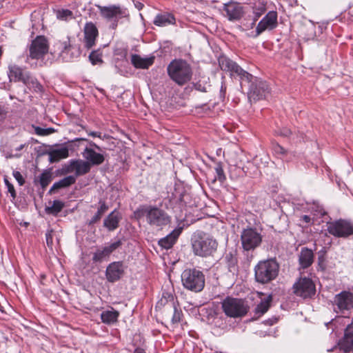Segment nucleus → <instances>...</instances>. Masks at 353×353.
I'll return each mask as SVG.
<instances>
[{
    "label": "nucleus",
    "instance_id": "nucleus-1",
    "mask_svg": "<svg viewBox=\"0 0 353 353\" xmlns=\"http://www.w3.org/2000/svg\"><path fill=\"white\" fill-rule=\"evenodd\" d=\"M219 64L221 70L229 71L232 74H235L239 76L241 81V85L243 82L250 83L248 93V97L250 99H261L265 97L266 94L268 93V85L265 81L254 77L229 58L225 56L220 57L219 58Z\"/></svg>",
    "mask_w": 353,
    "mask_h": 353
},
{
    "label": "nucleus",
    "instance_id": "nucleus-2",
    "mask_svg": "<svg viewBox=\"0 0 353 353\" xmlns=\"http://www.w3.org/2000/svg\"><path fill=\"white\" fill-rule=\"evenodd\" d=\"M193 253L201 257L212 256L218 247L217 241L210 234L202 231L195 232L191 238Z\"/></svg>",
    "mask_w": 353,
    "mask_h": 353
},
{
    "label": "nucleus",
    "instance_id": "nucleus-3",
    "mask_svg": "<svg viewBox=\"0 0 353 353\" xmlns=\"http://www.w3.org/2000/svg\"><path fill=\"white\" fill-rule=\"evenodd\" d=\"M170 78L179 85H183L190 81L192 76V68L182 59H174L167 68Z\"/></svg>",
    "mask_w": 353,
    "mask_h": 353
},
{
    "label": "nucleus",
    "instance_id": "nucleus-4",
    "mask_svg": "<svg viewBox=\"0 0 353 353\" xmlns=\"http://www.w3.org/2000/svg\"><path fill=\"white\" fill-rule=\"evenodd\" d=\"M279 271L278 263L273 259L259 261L254 268V276L258 283H268L276 279Z\"/></svg>",
    "mask_w": 353,
    "mask_h": 353
},
{
    "label": "nucleus",
    "instance_id": "nucleus-5",
    "mask_svg": "<svg viewBox=\"0 0 353 353\" xmlns=\"http://www.w3.org/2000/svg\"><path fill=\"white\" fill-rule=\"evenodd\" d=\"M205 275L196 269H186L181 274L183 286L188 290L200 292L205 286Z\"/></svg>",
    "mask_w": 353,
    "mask_h": 353
},
{
    "label": "nucleus",
    "instance_id": "nucleus-6",
    "mask_svg": "<svg viewBox=\"0 0 353 353\" xmlns=\"http://www.w3.org/2000/svg\"><path fill=\"white\" fill-rule=\"evenodd\" d=\"M139 212L145 216L147 223L152 227L162 229L168 225L170 219L168 214L163 210L155 206H143Z\"/></svg>",
    "mask_w": 353,
    "mask_h": 353
},
{
    "label": "nucleus",
    "instance_id": "nucleus-7",
    "mask_svg": "<svg viewBox=\"0 0 353 353\" xmlns=\"http://www.w3.org/2000/svg\"><path fill=\"white\" fill-rule=\"evenodd\" d=\"M223 311L226 316L232 318L244 316L248 312L250 307L243 299L226 297L221 303Z\"/></svg>",
    "mask_w": 353,
    "mask_h": 353
},
{
    "label": "nucleus",
    "instance_id": "nucleus-8",
    "mask_svg": "<svg viewBox=\"0 0 353 353\" xmlns=\"http://www.w3.org/2000/svg\"><path fill=\"white\" fill-rule=\"evenodd\" d=\"M242 247L245 250H253L262 242V236L256 229H244L241 235Z\"/></svg>",
    "mask_w": 353,
    "mask_h": 353
},
{
    "label": "nucleus",
    "instance_id": "nucleus-9",
    "mask_svg": "<svg viewBox=\"0 0 353 353\" xmlns=\"http://www.w3.org/2000/svg\"><path fill=\"white\" fill-rule=\"evenodd\" d=\"M97 8L99 11L100 15L103 18L108 21H114V23L112 25L113 29H114L117 26V21L127 15L126 9L119 5H110L108 6L97 5Z\"/></svg>",
    "mask_w": 353,
    "mask_h": 353
},
{
    "label": "nucleus",
    "instance_id": "nucleus-10",
    "mask_svg": "<svg viewBox=\"0 0 353 353\" xmlns=\"http://www.w3.org/2000/svg\"><path fill=\"white\" fill-rule=\"evenodd\" d=\"M327 231L334 236L347 238L353 234V223L339 219L330 223L327 225Z\"/></svg>",
    "mask_w": 353,
    "mask_h": 353
},
{
    "label": "nucleus",
    "instance_id": "nucleus-11",
    "mask_svg": "<svg viewBox=\"0 0 353 353\" xmlns=\"http://www.w3.org/2000/svg\"><path fill=\"white\" fill-rule=\"evenodd\" d=\"M293 292L304 299L310 298L316 293V286L311 279L301 277L293 285Z\"/></svg>",
    "mask_w": 353,
    "mask_h": 353
},
{
    "label": "nucleus",
    "instance_id": "nucleus-12",
    "mask_svg": "<svg viewBox=\"0 0 353 353\" xmlns=\"http://www.w3.org/2000/svg\"><path fill=\"white\" fill-rule=\"evenodd\" d=\"M48 52V44L44 37L39 36L32 41L30 46V57L39 59Z\"/></svg>",
    "mask_w": 353,
    "mask_h": 353
},
{
    "label": "nucleus",
    "instance_id": "nucleus-13",
    "mask_svg": "<svg viewBox=\"0 0 353 353\" xmlns=\"http://www.w3.org/2000/svg\"><path fill=\"white\" fill-rule=\"evenodd\" d=\"M90 163L85 161L81 159L72 160L65 167V171L66 173L74 172V176L77 177L88 173L90 170Z\"/></svg>",
    "mask_w": 353,
    "mask_h": 353
},
{
    "label": "nucleus",
    "instance_id": "nucleus-14",
    "mask_svg": "<svg viewBox=\"0 0 353 353\" xmlns=\"http://www.w3.org/2000/svg\"><path fill=\"white\" fill-rule=\"evenodd\" d=\"M121 245V241L118 240L108 245L105 246L101 249H97L94 253L92 261L94 262L101 263L106 260L109 256L117 248Z\"/></svg>",
    "mask_w": 353,
    "mask_h": 353
},
{
    "label": "nucleus",
    "instance_id": "nucleus-15",
    "mask_svg": "<svg viewBox=\"0 0 353 353\" xmlns=\"http://www.w3.org/2000/svg\"><path fill=\"white\" fill-rule=\"evenodd\" d=\"M277 24V14L276 12H269L258 23L256 29V37L266 30L274 29Z\"/></svg>",
    "mask_w": 353,
    "mask_h": 353
},
{
    "label": "nucleus",
    "instance_id": "nucleus-16",
    "mask_svg": "<svg viewBox=\"0 0 353 353\" xmlns=\"http://www.w3.org/2000/svg\"><path fill=\"white\" fill-rule=\"evenodd\" d=\"M124 273V267L122 262H112L108 265L105 270L106 279L109 282L114 283L119 281Z\"/></svg>",
    "mask_w": 353,
    "mask_h": 353
},
{
    "label": "nucleus",
    "instance_id": "nucleus-17",
    "mask_svg": "<svg viewBox=\"0 0 353 353\" xmlns=\"http://www.w3.org/2000/svg\"><path fill=\"white\" fill-rule=\"evenodd\" d=\"M340 350L344 352L353 351V321L345 330L344 336L339 343Z\"/></svg>",
    "mask_w": 353,
    "mask_h": 353
},
{
    "label": "nucleus",
    "instance_id": "nucleus-18",
    "mask_svg": "<svg viewBox=\"0 0 353 353\" xmlns=\"http://www.w3.org/2000/svg\"><path fill=\"white\" fill-rule=\"evenodd\" d=\"M258 294L261 299V301L256 305L254 312L256 316L260 317L267 312L270 307L272 301V294L264 295L262 292H258Z\"/></svg>",
    "mask_w": 353,
    "mask_h": 353
},
{
    "label": "nucleus",
    "instance_id": "nucleus-19",
    "mask_svg": "<svg viewBox=\"0 0 353 353\" xmlns=\"http://www.w3.org/2000/svg\"><path fill=\"white\" fill-rule=\"evenodd\" d=\"M85 161L90 163V166L99 165L103 163L105 158L103 154L97 153L93 149L85 148L82 153Z\"/></svg>",
    "mask_w": 353,
    "mask_h": 353
},
{
    "label": "nucleus",
    "instance_id": "nucleus-20",
    "mask_svg": "<svg viewBox=\"0 0 353 353\" xmlns=\"http://www.w3.org/2000/svg\"><path fill=\"white\" fill-rule=\"evenodd\" d=\"M85 47L92 48L95 43V39L98 35L97 27L92 23H86L84 28Z\"/></svg>",
    "mask_w": 353,
    "mask_h": 353
},
{
    "label": "nucleus",
    "instance_id": "nucleus-21",
    "mask_svg": "<svg viewBox=\"0 0 353 353\" xmlns=\"http://www.w3.org/2000/svg\"><path fill=\"white\" fill-rule=\"evenodd\" d=\"M334 302L339 310H349L352 306L353 296L350 292H343L336 296Z\"/></svg>",
    "mask_w": 353,
    "mask_h": 353
},
{
    "label": "nucleus",
    "instance_id": "nucleus-22",
    "mask_svg": "<svg viewBox=\"0 0 353 353\" xmlns=\"http://www.w3.org/2000/svg\"><path fill=\"white\" fill-rule=\"evenodd\" d=\"M224 10L230 21L239 20L243 15L241 6L237 3H229L225 4Z\"/></svg>",
    "mask_w": 353,
    "mask_h": 353
},
{
    "label": "nucleus",
    "instance_id": "nucleus-23",
    "mask_svg": "<svg viewBox=\"0 0 353 353\" xmlns=\"http://www.w3.org/2000/svg\"><path fill=\"white\" fill-rule=\"evenodd\" d=\"M8 77L10 81L28 83V75L23 73L22 69L16 65L9 66Z\"/></svg>",
    "mask_w": 353,
    "mask_h": 353
},
{
    "label": "nucleus",
    "instance_id": "nucleus-24",
    "mask_svg": "<svg viewBox=\"0 0 353 353\" xmlns=\"http://www.w3.org/2000/svg\"><path fill=\"white\" fill-rule=\"evenodd\" d=\"M181 232V228L174 230L170 234H168L165 237L161 239L159 241V245L166 250L171 248L176 241Z\"/></svg>",
    "mask_w": 353,
    "mask_h": 353
},
{
    "label": "nucleus",
    "instance_id": "nucleus-25",
    "mask_svg": "<svg viewBox=\"0 0 353 353\" xmlns=\"http://www.w3.org/2000/svg\"><path fill=\"white\" fill-rule=\"evenodd\" d=\"M154 61V57H141L138 54H132L131 62L137 68L147 69L152 65Z\"/></svg>",
    "mask_w": 353,
    "mask_h": 353
},
{
    "label": "nucleus",
    "instance_id": "nucleus-26",
    "mask_svg": "<svg viewBox=\"0 0 353 353\" xmlns=\"http://www.w3.org/2000/svg\"><path fill=\"white\" fill-rule=\"evenodd\" d=\"M120 219L119 212L114 210L104 219L103 225L108 230L113 231L118 228Z\"/></svg>",
    "mask_w": 353,
    "mask_h": 353
},
{
    "label": "nucleus",
    "instance_id": "nucleus-27",
    "mask_svg": "<svg viewBox=\"0 0 353 353\" xmlns=\"http://www.w3.org/2000/svg\"><path fill=\"white\" fill-rule=\"evenodd\" d=\"M299 260L302 268H307L313 263L314 254L312 251L305 248H303L300 252Z\"/></svg>",
    "mask_w": 353,
    "mask_h": 353
},
{
    "label": "nucleus",
    "instance_id": "nucleus-28",
    "mask_svg": "<svg viewBox=\"0 0 353 353\" xmlns=\"http://www.w3.org/2000/svg\"><path fill=\"white\" fill-rule=\"evenodd\" d=\"M76 182V177L74 176H68L59 181L54 183L50 190V193L54 192L55 190L65 188L70 186Z\"/></svg>",
    "mask_w": 353,
    "mask_h": 353
},
{
    "label": "nucleus",
    "instance_id": "nucleus-29",
    "mask_svg": "<svg viewBox=\"0 0 353 353\" xmlns=\"http://www.w3.org/2000/svg\"><path fill=\"white\" fill-rule=\"evenodd\" d=\"M69 152L67 148H61L49 152V161L50 163L57 162L62 159L68 157Z\"/></svg>",
    "mask_w": 353,
    "mask_h": 353
},
{
    "label": "nucleus",
    "instance_id": "nucleus-30",
    "mask_svg": "<svg viewBox=\"0 0 353 353\" xmlns=\"http://www.w3.org/2000/svg\"><path fill=\"white\" fill-rule=\"evenodd\" d=\"M119 314V312L113 309L105 310L101 314V319L103 323L112 324L117 321Z\"/></svg>",
    "mask_w": 353,
    "mask_h": 353
},
{
    "label": "nucleus",
    "instance_id": "nucleus-31",
    "mask_svg": "<svg viewBox=\"0 0 353 353\" xmlns=\"http://www.w3.org/2000/svg\"><path fill=\"white\" fill-rule=\"evenodd\" d=\"M174 17L170 14H158L154 19V24L158 26H165L172 24L174 22Z\"/></svg>",
    "mask_w": 353,
    "mask_h": 353
},
{
    "label": "nucleus",
    "instance_id": "nucleus-32",
    "mask_svg": "<svg viewBox=\"0 0 353 353\" xmlns=\"http://www.w3.org/2000/svg\"><path fill=\"white\" fill-rule=\"evenodd\" d=\"M99 208L97 212V213L92 216V218L90 219L89 224L92 225L95 223L98 222L103 214L108 210V206L106 205L105 202L104 201H99Z\"/></svg>",
    "mask_w": 353,
    "mask_h": 353
},
{
    "label": "nucleus",
    "instance_id": "nucleus-33",
    "mask_svg": "<svg viewBox=\"0 0 353 353\" xmlns=\"http://www.w3.org/2000/svg\"><path fill=\"white\" fill-rule=\"evenodd\" d=\"M63 207L64 203L61 201L55 200L52 203L51 205H48L46 208V212L49 214L57 215L62 210Z\"/></svg>",
    "mask_w": 353,
    "mask_h": 353
},
{
    "label": "nucleus",
    "instance_id": "nucleus-34",
    "mask_svg": "<svg viewBox=\"0 0 353 353\" xmlns=\"http://www.w3.org/2000/svg\"><path fill=\"white\" fill-rule=\"evenodd\" d=\"M57 18L61 21H68L73 19V13L68 9H62L57 11Z\"/></svg>",
    "mask_w": 353,
    "mask_h": 353
},
{
    "label": "nucleus",
    "instance_id": "nucleus-35",
    "mask_svg": "<svg viewBox=\"0 0 353 353\" xmlns=\"http://www.w3.org/2000/svg\"><path fill=\"white\" fill-rule=\"evenodd\" d=\"M89 59L92 65H98L103 63L102 53L100 50L92 51L89 56Z\"/></svg>",
    "mask_w": 353,
    "mask_h": 353
},
{
    "label": "nucleus",
    "instance_id": "nucleus-36",
    "mask_svg": "<svg viewBox=\"0 0 353 353\" xmlns=\"http://www.w3.org/2000/svg\"><path fill=\"white\" fill-rule=\"evenodd\" d=\"M30 89H33L35 92H41L42 90V85L37 81V79L30 78L28 76V83H24Z\"/></svg>",
    "mask_w": 353,
    "mask_h": 353
},
{
    "label": "nucleus",
    "instance_id": "nucleus-37",
    "mask_svg": "<svg viewBox=\"0 0 353 353\" xmlns=\"http://www.w3.org/2000/svg\"><path fill=\"white\" fill-rule=\"evenodd\" d=\"M51 181V175L48 172H43L39 176V184L46 188Z\"/></svg>",
    "mask_w": 353,
    "mask_h": 353
},
{
    "label": "nucleus",
    "instance_id": "nucleus-38",
    "mask_svg": "<svg viewBox=\"0 0 353 353\" xmlns=\"http://www.w3.org/2000/svg\"><path fill=\"white\" fill-rule=\"evenodd\" d=\"M214 170L216 174V179H218L220 181H223L225 179V176L224 174L222 165L220 163L217 164Z\"/></svg>",
    "mask_w": 353,
    "mask_h": 353
},
{
    "label": "nucleus",
    "instance_id": "nucleus-39",
    "mask_svg": "<svg viewBox=\"0 0 353 353\" xmlns=\"http://www.w3.org/2000/svg\"><path fill=\"white\" fill-rule=\"evenodd\" d=\"M4 182L8 188V191L10 193L11 196L14 199L17 196V194L13 185L10 183L7 178L4 179Z\"/></svg>",
    "mask_w": 353,
    "mask_h": 353
},
{
    "label": "nucleus",
    "instance_id": "nucleus-40",
    "mask_svg": "<svg viewBox=\"0 0 353 353\" xmlns=\"http://www.w3.org/2000/svg\"><path fill=\"white\" fill-rule=\"evenodd\" d=\"M225 259L227 261L230 268L234 267L236 263V259L232 253L226 254Z\"/></svg>",
    "mask_w": 353,
    "mask_h": 353
},
{
    "label": "nucleus",
    "instance_id": "nucleus-41",
    "mask_svg": "<svg viewBox=\"0 0 353 353\" xmlns=\"http://www.w3.org/2000/svg\"><path fill=\"white\" fill-rule=\"evenodd\" d=\"M273 150H274V152L278 155L283 156V155L286 154V153H287L286 150L285 148H283L281 145H280L277 143L274 145Z\"/></svg>",
    "mask_w": 353,
    "mask_h": 353
},
{
    "label": "nucleus",
    "instance_id": "nucleus-42",
    "mask_svg": "<svg viewBox=\"0 0 353 353\" xmlns=\"http://www.w3.org/2000/svg\"><path fill=\"white\" fill-rule=\"evenodd\" d=\"M181 312L178 310L176 307L174 310V314L172 319V321L173 323H179L181 321Z\"/></svg>",
    "mask_w": 353,
    "mask_h": 353
},
{
    "label": "nucleus",
    "instance_id": "nucleus-43",
    "mask_svg": "<svg viewBox=\"0 0 353 353\" xmlns=\"http://www.w3.org/2000/svg\"><path fill=\"white\" fill-rule=\"evenodd\" d=\"M13 176L17 181L20 185H23L24 184L25 180L19 171H14Z\"/></svg>",
    "mask_w": 353,
    "mask_h": 353
},
{
    "label": "nucleus",
    "instance_id": "nucleus-44",
    "mask_svg": "<svg viewBox=\"0 0 353 353\" xmlns=\"http://www.w3.org/2000/svg\"><path fill=\"white\" fill-rule=\"evenodd\" d=\"M34 132L37 135H39V136H46V128H42L40 127H35Z\"/></svg>",
    "mask_w": 353,
    "mask_h": 353
},
{
    "label": "nucleus",
    "instance_id": "nucleus-45",
    "mask_svg": "<svg viewBox=\"0 0 353 353\" xmlns=\"http://www.w3.org/2000/svg\"><path fill=\"white\" fill-rule=\"evenodd\" d=\"M279 134H281V136H283V137H288L289 135L291 134V130L287 128H283L281 130H280L279 131Z\"/></svg>",
    "mask_w": 353,
    "mask_h": 353
},
{
    "label": "nucleus",
    "instance_id": "nucleus-46",
    "mask_svg": "<svg viewBox=\"0 0 353 353\" xmlns=\"http://www.w3.org/2000/svg\"><path fill=\"white\" fill-rule=\"evenodd\" d=\"M46 243H47L48 246H52L53 241H52V236L51 232H48L46 234Z\"/></svg>",
    "mask_w": 353,
    "mask_h": 353
},
{
    "label": "nucleus",
    "instance_id": "nucleus-47",
    "mask_svg": "<svg viewBox=\"0 0 353 353\" xmlns=\"http://www.w3.org/2000/svg\"><path fill=\"white\" fill-rule=\"evenodd\" d=\"M301 219L306 223H309L311 221V218L308 215L302 216Z\"/></svg>",
    "mask_w": 353,
    "mask_h": 353
},
{
    "label": "nucleus",
    "instance_id": "nucleus-48",
    "mask_svg": "<svg viewBox=\"0 0 353 353\" xmlns=\"http://www.w3.org/2000/svg\"><path fill=\"white\" fill-rule=\"evenodd\" d=\"M88 134L92 137L101 138V133L98 132H90Z\"/></svg>",
    "mask_w": 353,
    "mask_h": 353
},
{
    "label": "nucleus",
    "instance_id": "nucleus-49",
    "mask_svg": "<svg viewBox=\"0 0 353 353\" xmlns=\"http://www.w3.org/2000/svg\"><path fill=\"white\" fill-rule=\"evenodd\" d=\"M196 88L197 90H201L202 92H206V89L205 87H202L200 84L197 83L196 85Z\"/></svg>",
    "mask_w": 353,
    "mask_h": 353
},
{
    "label": "nucleus",
    "instance_id": "nucleus-50",
    "mask_svg": "<svg viewBox=\"0 0 353 353\" xmlns=\"http://www.w3.org/2000/svg\"><path fill=\"white\" fill-rule=\"evenodd\" d=\"M54 132V130L53 128H46V135L50 134Z\"/></svg>",
    "mask_w": 353,
    "mask_h": 353
},
{
    "label": "nucleus",
    "instance_id": "nucleus-51",
    "mask_svg": "<svg viewBox=\"0 0 353 353\" xmlns=\"http://www.w3.org/2000/svg\"><path fill=\"white\" fill-rule=\"evenodd\" d=\"M134 353H145V350L141 348L135 349Z\"/></svg>",
    "mask_w": 353,
    "mask_h": 353
},
{
    "label": "nucleus",
    "instance_id": "nucleus-52",
    "mask_svg": "<svg viewBox=\"0 0 353 353\" xmlns=\"http://www.w3.org/2000/svg\"><path fill=\"white\" fill-rule=\"evenodd\" d=\"M90 145L91 146L94 147L95 148H97V150H101V148H100V147H99V146H98L97 144H95L94 143H93V142H92V141H90Z\"/></svg>",
    "mask_w": 353,
    "mask_h": 353
},
{
    "label": "nucleus",
    "instance_id": "nucleus-53",
    "mask_svg": "<svg viewBox=\"0 0 353 353\" xmlns=\"http://www.w3.org/2000/svg\"><path fill=\"white\" fill-rule=\"evenodd\" d=\"M4 114V111L3 108L0 106V117H2Z\"/></svg>",
    "mask_w": 353,
    "mask_h": 353
},
{
    "label": "nucleus",
    "instance_id": "nucleus-54",
    "mask_svg": "<svg viewBox=\"0 0 353 353\" xmlns=\"http://www.w3.org/2000/svg\"><path fill=\"white\" fill-rule=\"evenodd\" d=\"M23 148V145H21L18 148H17V150L19 151L21 150H22Z\"/></svg>",
    "mask_w": 353,
    "mask_h": 353
},
{
    "label": "nucleus",
    "instance_id": "nucleus-55",
    "mask_svg": "<svg viewBox=\"0 0 353 353\" xmlns=\"http://www.w3.org/2000/svg\"><path fill=\"white\" fill-rule=\"evenodd\" d=\"M79 140L85 141L86 139H83V138H81V139H77V141H79Z\"/></svg>",
    "mask_w": 353,
    "mask_h": 353
}]
</instances>
